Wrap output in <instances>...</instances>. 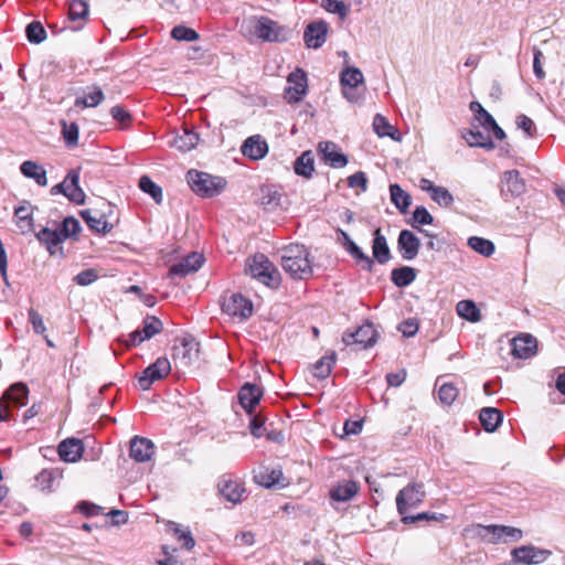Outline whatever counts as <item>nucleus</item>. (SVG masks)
Returning a JSON list of instances; mask_svg holds the SVG:
<instances>
[{"label":"nucleus","instance_id":"1","mask_svg":"<svg viewBox=\"0 0 565 565\" xmlns=\"http://www.w3.org/2000/svg\"><path fill=\"white\" fill-rule=\"evenodd\" d=\"M82 226L77 218L67 216L55 230L42 228L38 232V242L43 244L51 256H63L62 243L66 238H77Z\"/></svg>","mask_w":565,"mask_h":565},{"label":"nucleus","instance_id":"2","mask_svg":"<svg viewBox=\"0 0 565 565\" xmlns=\"http://www.w3.org/2000/svg\"><path fill=\"white\" fill-rule=\"evenodd\" d=\"M281 266L294 279H307L312 275L309 252L303 245L286 246L281 254Z\"/></svg>","mask_w":565,"mask_h":565},{"label":"nucleus","instance_id":"3","mask_svg":"<svg viewBox=\"0 0 565 565\" xmlns=\"http://www.w3.org/2000/svg\"><path fill=\"white\" fill-rule=\"evenodd\" d=\"M249 275L270 288L280 284V274L275 265L264 254H255L247 259Z\"/></svg>","mask_w":565,"mask_h":565},{"label":"nucleus","instance_id":"4","mask_svg":"<svg viewBox=\"0 0 565 565\" xmlns=\"http://www.w3.org/2000/svg\"><path fill=\"white\" fill-rule=\"evenodd\" d=\"M186 180L192 191L204 198L217 195L226 183L225 180L220 177H213L198 170H190L186 173Z\"/></svg>","mask_w":565,"mask_h":565},{"label":"nucleus","instance_id":"5","mask_svg":"<svg viewBox=\"0 0 565 565\" xmlns=\"http://www.w3.org/2000/svg\"><path fill=\"white\" fill-rule=\"evenodd\" d=\"M28 396L29 388L26 384L22 382L12 384L0 399V422L9 420L11 418V409L24 406Z\"/></svg>","mask_w":565,"mask_h":565},{"label":"nucleus","instance_id":"6","mask_svg":"<svg viewBox=\"0 0 565 565\" xmlns=\"http://www.w3.org/2000/svg\"><path fill=\"white\" fill-rule=\"evenodd\" d=\"M170 372V361L160 356L138 375V386L142 391H147L154 382L164 379Z\"/></svg>","mask_w":565,"mask_h":565},{"label":"nucleus","instance_id":"7","mask_svg":"<svg viewBox=\"0 0 565 565\" xmlns=\"http://www.w3.org/2000/svg\"><path fill=\"white\" fill-rule=\"evenodd\" d=\"M426 492L423 483H411L399 490L396 495V507L401 515H406L411 509L417 508L425 499Z\"/></svg>","mask_w":565,"mask_h":565},{"label":"nucleus","instance_id":"8","mask_svg":"<svg viewBox=\"0 0 565 565\" xmlns=\"http://www.w3.org/2000/svg\"><path fill=\"white\" fill-rule=\"evenodd\" d=\"M379 338V333L373 323L366 322L359 327L355 331H347L343 333L342 341L345 345H358L359 349H367L373 347Z\"/></svg>","mask_w":565,"mask_h":565},{"label":"nucleus","instance_id":"9","mask_svg":"<svg viewBox=\"0 0 565 565\" xmlns=\"http://www.w3.org/2000/svg\"><path fill=\"white\" fill-rule=\"evenodd\" d=\"M200 344L192 337H183L172 349V358L181 366H190L199 359Z\"/></svg>","mask_w":565,"mask_h":565},{"label":"nucleus","instance_id":"10","mask_svg":"<svg viewBox=\"0 0 565 565\" xmlns=\"http://www.w3.org/2000/svg\"><path fill=\"white\" fill-rule=\"evenodd\" d=\"M478 535L489 543H498L501 540L519 541L522 537V531L518 527L508 525H479Z\"/></svg>","mask_w":565,"mask_h":565},{"label":"nucleus","instance_id":"11","mask_svg":"<svg viewBox=\"0 0 565 565\" xmlns=\"http://www.w3.org/2000/svg\"><path fill=\"white\" fill-rule=\"evenodd\" d=\"M222 311L233 318L246 320L253 313V303L241 294H232L223 298Z\"/></svg>","mask_w":565,"mask_h":565},{"label":"nucleus","instance_id":"12","mask_svg":"<svg viewBox=\"0 0 565 565\" xmlns=\"http://www.w3.org/2000/svg\"><path fill=\"white\" fill-rule=\"evenodd\" d=\"M163 329L162 321L154 316H147L142 321V329L136 330L128 335L126 345H138L146 340L151 339L156 334L160 333Z\"/></svg>","mask_w":565,"mask_h":565},{"label":"nucleus","instance_id":"13","mask_svg":"<svg viewBox=\"0 0 565 565\" xmlns=\"http://www.w3.org/2000/svg\"><path fill=\"white\" fill-rule=\"evenodd\" d=\"M256 35L268 42H279L287 39V29L280 26L277 22L268 19L260 18L255 25Z\"/></svg>","mask_w":565,"mask_h":565},{"label":"nucleus","instance_id":"14","mask_svg":"<svg viewBox=\"0 0 565 565\" xmlns=\"http://www.w3.org/2000/svg\"><path fill=\"white\" fill-rule=\"evenodd\" d=\"M204 263V257L199 253H191L183 257L180 262L172 265L168 276L173 279L175 277L183 278L190 274L198 271Z\"/></svg>","mask_w":565,"mask_h":565},{"label":"nucleus","instance_id":"15","mask_svg":"<svg viewBox=\"0 0 565 565\" xmlns=\"http://www.w3.org/2000/svg\"><path fill=\"white\" fill-rule=\"evenodd\" d=\"M287 82L288 86L285 88V97L289 103L299 102L307 93L306 73L302 70L297 68L288 75Z\"/></svg>","mask_w":565,"mask_h":565},{"label":"nucleus","instance_id":"16","mask_svg":"<svg viewBox=\"0 0 565 565\" xmlns=\"http://www.w3.org/2000/svg\"><path fill=\"white\" fill-rule=\"evenodd\" d=\"M526 190L525 181L520 177L518 170H509L503 173L501 194L505 201L509 198H516Z\"/></svg>","mask_w":565,"mask_h":565},{"label":"nucleus","instance_id":"17","mask_svg":"<svg viewBox=\"0 0 565 565\" xmlns=\"http://www.w3.org/2000/svg\"><path fill=\"white\" fill-rule=\"evenodd\" d=\"M318 152L321 160L331 168L339 169L348 164V157L338 150V146L332 141H322L318 146Z\"/></svg>","mask_w":565,"mask_h":565},{"label":"nucleus","instance_id":"18","mask_svg":"<svg viewBox=\"0 0 565 565\" xmlns=\"http://www.w3.org/2000/svg\"><path fill=\"white\" fill-rule=\"evenodd\" d=\"M511 554L516 563L539 564L544 562L551 555V552L532 545H523L514 548Z\"/></svg>","mask_w":565,"mask_h":565},{"label":"nucleus","instance_id":"19","mask_svg":"<svg viewBox=\"0 0 565 565\" xmlns=\"http://www.w3.org/2000/svg\"><path fill=\"white\" fill-rule=\"evenodd\" d=\"M34 207L31 202L21 200L14 207L13 217L14 222L21 233L33 232L34 220H33Z\"/></svg>","mask_w":565,"mask_h":565},{"label":"nucleus","instance_id":"20","mask_svg":"<svg viewBox=\"0 0 565 565\" xmlns=\"http://www.w3.org/2000/svg\"><path fill=\"white\" fill-rule=\"evenodd\" d=\"M420 241L409 230H402L397 238V249L401 253L403 259L412 260L419 252Z\"/></svg>","mask_w":565,"mask_h":565},{"label":"nucleus","instance_id":"21","mask_svg":"<svg viewBox=\"0 0 565 565\" xmlns=\"http://www.w3.org/2000/svg\"><path fill=\"white\" fill-rule=\"evenodd\" d=\"M329 25L319 20L307 25L303 32V41L309 49H318L326 42Z\"/></svg>","mask_w":565,"mask_h":565},{"label":"nucleus","instance_id":"22","mask_svg":"<svg viewBox=\"0 0 565 565\" xmlns=\"http://www.w3.org/2000/svg\"><path fill=\"white\" fill-rule=\"evenodd\" d=\"M88 3L86 0H70L68 2V28L72 31L81 30L87 21Z\"/></svg>","mask_w":565,"mask_h":565},{"label":"nucleus","instance_id":"23","mask_svg":"<svg viewBox=\"0 0 565 565\" xmlns=\"http://www.w3.org/2000/svg\"><path fill=\"white\" fill-rule=\"evenodd\" d=\"M154 454V445L153 443L140 436H135L130 440V457L137 462H146L149 461Z\"/></svg>","mask_w":565,"mask_h":565},{"label":"nucleus","instance_id":"24","mask_svg":"<svg viewBox=\"0 0 565 565\" xmlns=\"http://www.w3.org/2000/svg\"><path fill=\"white\" fill-rule=\"evenodd\" d=\"M81 217L87 224L89 230L97 234L106 235L111 232L113 225L110 221H106L98 209H87L79 212Z\"/></svg>","mask_w":565,"mask_h":565},{"label":"nucleus","instance_id":"25","mask_svg":"<svg viewBox=\"0 0 565 565\" xmlns=\"http://www.w3.org/2000/svg\"><path fill=\"white\" fill-rule=\"evenodd\" d=\"M263 392L256 384L246 383L238 392V401L241 406L252 415L255 406L259 403Z\"/></svg>","mask_w":565,"mask_h":565},{"label":"nucleus","instance_id":"26","mask_svg":"<svg viewBox=\"0 0 565 565\" xmlns=\"http://www.w3.org/2000/svg\"><path fill=\"white\" fill-rule=\"evenodd\" d=\"M217 487H218L220 493L227 501H230L232 503H238L243 500V495L245 493V488L243 487L241 481H238L236 479L223 477L218 481Z\"/></svg>","mask_w":565,"mask_h":565},{"label":"nucleus","instance_id":"27","mask_svg":"<svg viewBox=\"0 0 565 565\" xmlns=\"http://www.w3.org/2000/svg\"><path fill=\"white\" fill-rule=\"evenodd\" d=\"M242 153L252 159L260 160L268 152V145L259 135L248 137L241 147Z\"/></svg>","mask_w":565,"mask_h":565},{"label":"nucleus","instance_id":"28","mask_svg":"<svg viewBox=\"0 0 565 565\" xmlns=\"http://www.w3.org/2000/svg\"><path fill=\"white\" fill-rule=\"evenodd\" d=\"M84 452L83 441L76 438L63 440L57 448L60 458L65 462H76Z\"/></svg>","mask_w":565,"mask_h":565},{"label":"nucleus","instance_id":"29","mask_svg":"<svg viewBox=\"0 0 565 565\" xmlns=\"http://www.w3.org/2000/svg\"><path fill=\"white\" fill-rule=\"evenodd\" d=\"M537 342L531 334L514 338L512 341V354L519 359H529L536 351Z\"/></svg>","mask_w":565,"mask_h":565},{"label":"nucleus","instance_id":"30","mask_svg":"<svg viewBox=\"0 0 565 565\" xmlns=\"http://www.w3.org/2000/svg\"><path fill=\"white\" fill-rule=\"evenodd\" d=\"M372 253L374 259L382 265L390 262L392 257L387 241L382 234L381 228H376L373 233Z\"/></svg>","mask_w":565,"mask_h":565},{"label":"nucleus","instance_id":"31","mask_svg":"<svg viewBox=\"0 0 565 565\" xmlns=\"http://www.w3.org/2000/svg\"><path fill=\"white\" fill-rule=\"evenodd\" d=\"M65 180H68V184L66 185V198L76 204H83L85 202V192L79 186V171L71 170Z\"/></svg>","mask_w":565,"mask_h":565},{"label":"nucleus","instance_id":"32","mask_svg":"<svg viewBox=\"0 0 565 565\" xmlns=\"http://www.w3.org/2000/svg\"><path fill=\"white\" fill-rule=\"evenodd\" d=\"M359 489L360 486L358 482L353 480H344L330 490V498L334 501L347 502L359 492Z\"/></svg>","mask_w":565,"mask_h":565},{"label":"nucleus","instance_id":"33","mask_svg":"<svg viewBox=\"0 0 565 565\" xmlns=\"http://www.w3.org/2000/svg\"><path fill=\"white\" fill-rule=\"evenodd\" d=\"M479 419L486 431H494L503 420L502 412L494 407H484L480 411Z\"/></svg>","mask_w":565,"mask_h":565},{"label":"nucleus","instance_id":"34","mask_svg":"<svg viewBox=\"0 0 565 565\" xmlns=\"http://www.w3.org/2000/svg\"><path fill=\"white\" fill-rule=\"evenodd\" d=\"M167 531L172 533L179 543L182 544L188 551L192 550L195 545L194 537L188 527H183L181 524L169 521L167 524Z\"/></svg>","mask_w":565,"mask_h":565},{"label":"nucleus","instance_id":"35","mask_svg":"<svg viewBox=\"0 0 565 565\" xmlns=\"http://www.w3.org/2000/svg\"><path fill=\"white\" fill-rule=\"evenodd\" d=\"M199 142V135L189 128H184L172 140V146L180 151L186 152L192 150Z\"/></svg>","mask_w":565,"mask_h":565},{"label":"nucleus","instance_id":"36","mask_svg":"<svg viewBox=\"0 0 565 565\" xmlns=\"http://www.w3.org/2000/svg\"><path fill=\"white\" fill-rule=\"evenodd\" d=\"M281 193L273 186L260 188L259 203L267 211H274L281 205Z\"/></svg>","mask_w":565,"mask_h":565},{"label":"nucleus","instance_id":"37","mask_svg":"<svg viewBox=\"0 0 565 565\" xmlns=\"http://www.w3.org/2000/svg\"><path fill=\"white\" fill-rule=\"evenodd\" d=\"M462 138L467 141L470 147H479L486 150L494 149V142L491 138L480 130L469 129L462 134Z\"/></svg>","mask_w":565,"mask_h":565},{"label":"nucleus","instance_id":"38","mask_svg":"<svg viewBox=\"0 0 565 565\" xmlns=\"http://www.w3.org/2000/svg\"><path fill=\"white\" fill-rule=\"evenodd\" d=\"M434 217L431 214L427 211L425 206H417L413 212V220L409 223L413 228H416L419 233L424 234L425 236L429 238H435L436 235L429 233L428 231H425L420 228L418 225H429L433 224Z\"/></svg>","mask_w":565,"mask_h":565},{"label":"nucleus","instance_id":"39","mask_svg":"<svg viewBox=\"0 0 565 565\" xmlns=\"http://www.w3.org/2000/svg\"><path fill=\"white\" fill-rule=\"evenodd\" d=\"M416 269L409 266L394 268L391 273L393 284L399 288L409 286L416 279Z\"/></svg>","mask_w":565,"mask_h":565},{"label":"nucleus","instance_id":"40","mask_svg":"<svg viewBox=\"0 0 565 565\" xmlns=\"http://www.w3.org/2000/svg\"><path fill=\"white\" fill-rule=\"evenodd\" d=\"M61 478L62 472L58 469L44 468L38 475V484L41 487L42 491L52 492L55 484H58Z\"/></svg>","mask_w":565,"mask_h":565},{"label":"nucleus","instance_id":"41","mask_svg":"<svg viewBox=\"0 0 565 565\" xmlns=\"http://www.w3.org/2000/svg\"><path fill=\"white\" fill-rule=\"evenodd\" d=\"M295 172L305 178H311L315 171V159L310 150L305 151L295 161Z\"/></svg>","mask_w":565,"mask_h":565},{"label":"nucleus","instance_id":"42","mask_svg":"<svg viewBox=\"0 0 565 565\" xmlns=\"http://www.w3.org/2000/svg\"><path fill=\"white\" fill-rule=\"evenodd\" d=\"M390 194L392 203L399 210V212L406 213L412 204L411 195L396 183L390 185Z\"/></svg>","mask_w":565,"mask_h":565},{"label":"nucleus","instance_id":"43","mask_svg":"<svg viewBox=\"0 0 565 565\" xmlns=\"http://www.w3.org/2000/svg\"><path fill=\"white\" fill-rule=\"evenodd\" d=\"M335 359L337 354L333 351L322 356L313 364V375L321 380L327 379L332 371Z\"/></svg>","mask_w":565,"mask_h":565},{"label":"nucleus","instance_id":"44","mask_svg":"<svg viewBox=\"0 0 565 565\" xmlns=\"http://www.w3.org/2000/svg\"><path fill=\"white\" fill-rule=\"evenodd\" d=\"M104 93L103 90L94 86L93 88H88V92L85 93L83 97H77L75 99V106L76 107H96L104 100Z\"/></svg>","mask_w":565,"mask_h":565},{"label":"nucleus","instance_id":"45","mask_svg":"<svg viewBox=\"0 0 565 565\" xmlns=\"http://www.w3.org/2000/svg\"><path fill=\"white\" fill-rule=\"evenodd\" d=\"M282 478V472L279 469H269L264 468L262 469L256 476L255 480L260 486H264L266 488L274 487L276 484L280 483V479Z\"/></svg>","mask_w":565,"mask_h":565},{"label":"nucleus","instance_id":"46","mask_svg":"<svg viewBox=\"0 0 565 565\" xmlns=\"http://www.w3.org/2000/svg\"><path fill=\"white\" fill-rule=\"evenodd\" d=\"M341 85L342 87H349L350 89L356 88L363 83L364 77L362 72L356 67H347L341 73Z\"/></svg>","mask_w":565,"mask_h":565},{"label":"nucleus","instance_id":"47","mask_svg":"<svg viewBox=\"0 0 565 565\" xmlns=\"http://www.w3.org/2000/svg\"><path fill=\"white\" fill-rule=\"evenodd\" d=\"M468 246L484 257H490L494 253V244L483 237L471 236L468 238Z\"/></svg>","mask_w":565,"mask_h":565},{"label":"nucleus","instance_id":"48","mask_svg":"<svg viewBox=\"0 0 565 565\" xmlns=\"http://www.w3.org/2000/svg\"><path fill=\"white\" fill-rule=\"evenodd\" d=\"M457 313L471 322L480 320V310L471 300H461L457 303Z\"/></svg>","mask_w":565,"mask_h":565},{"label":"nucleus","instance_id":"49","mask_svg":"<svg viewBox=\"0 0 565 565\" xmlns=\"http://www.w3.org/2000/svg\"><path fill=\"white\" fill-rule=\"evenodd\" d=\"M139 188L148 193L157 203H161L162 190L148 175H142L139 179Z\"/></svg>","mask_w":565,"mask_h":565},{"label":"nucleus","instance_id":"50","mask_svg":"<svg viewBox=\"0 0 565 565\" xmlns=\"http://www.w3.org/2000/svg\"><path fill=\"white\" fill-rule=\"evenodd\" d=\"M349 254L355 259L362 269L370 273L373 270L374 260L369 255H366L356 244L350 245Z\"/></svg>","mask_w":565,"mask_h":565},{"label":"nucleus","instance_id":"51","mask_svg":"<svg viewBox=\"0 0 565 565\" xmlns=\"http://www.w3.org/2000/svg\"><path fill=\"white\" fill-rule=\"evenodd\" d=\"M459 391L452 383H443L438 387V398L441 404L450 406L458 397Z\"/></svg>","mask_w":565,"mask_h":565},{"label":"nucleus","instance_id":"52","mask_svg":"<svg viewBox=\"0 0 565 565\" xmlns=\"http://www.w3.org/2000/svg\"><path fill=\"white\" fill-rule=\"evenodd\" d=\"M373 128L374 131L380 137H393L394 136V127L387 121V119L377 114L373 119Z\"/></svg>","mask_w":565,"mask_h":565},{"label":"nucleus","instance_id":"53","mask_svg":"<svg viewBox=\"0 0 565 565\" xmlns=\"http://www.w3.org/2000/svg\"><path fill=\"white\" fill-rule=\"evenodd\" d=\"M171 36L177 41L193 42L199 39V34L195 30L184 26L177 25L171 31Z\"/></svg>","mask_w":565,"mask_h":565},{"label":"nucleus","instance_id":"54","mask_svg":"<svg viewBox=\"0 0 565 565\" xmlns=\"http://www.w3.org/2000/svg\"><path fill=\"white\" fill-rule=\"evenodd\" d=\"M515 125H516L518 129H521L525 134V137L533 138L536 136V132H537L536 125L526 115H523V114L519 115L515 119Z\"/></svg>","mask_w":565,"mask_h":565},{"label":"nucleus","instance_id":"55","mask_svg":"<svg viewBox=\"0 0 565 565\" xmlns=\"http://www.w3.org/2000/svg\"><path fill=\"white\" fill-rule=\"evenodd\" d=\"M434 202L443 207H448L454 203L452 194L444 186H437L430 194Z\"/></svg>","mask_w":565,"mask_h":565},{"label":"nucleus","instance_id":"56","mask_svg":"<svg viewBox=\"0 0 565 565\" xmlns=\"http://www.w3.org/2000/svg\"><path fill=\"white\" fill-rule=\"evenodd\" d=\"M446 519L444 514L422 512L416 515H402V522L404 524H414L419 521H441Z\"/></svg>","mask_w":565,"mask_h":565},{"label":"nucleus","instance_id":"57","mask_svg":"<svg viewBox=\"0 0 565 565\" xmlns=\"http://www.w3.org/2000/svg\"><path fill=\"white\" fill-rule=\"evenodd\" d=\"M321 7L330 13L339 14L341 19H344L348 14V7L340 0H321Z\"/></svg>","mask_w":565,"mask_h":565},{"label":"nucleus","instance_id":"58","mask_svg":"<svg viewBox=\"0 0 565 565\" xmlns=\"http://www.w3.org/2000/svg\"><path fill=\"white\" fill-rule=\"evenodd\" d=\"M469 108L482 127H487L488 122H493L492 115L489 114L479 102H471Z\"/></svg>","mask_w":565,"mask_h":565},{"label":"nucleus","instance_id":"59","mask_svg":"<svg viewBox=\"0 0 565 565\" xmlns=\"http://www.w3.org/2000/svg\"><path fill=\"white\" fill-rule=\"evenodd\" d=\"M543 57V52L537 47H533V72L537 79L545 78V72L542 65Z\"/></svg>","mask_w":565,"mask_h":565},{"label":"nucleus","instance_id":"60","mask_svg":"<svg viewBox=\"0 0 565 565\" xmlns=\"http://www.w3.org/2000/svg\"><path fill=\"white\" fill-rule=\"evenodd\" d=\"M63 136L67 146H75L78 141V126L76 124L66 125L63 127Z\"/></svg>","mask_w":565,"mask_h":565},{"label":"nucleus","instance_id":"61","mask_svg":"<svg viewBox=\"0 0 565 565\" xmlns=\"http://www.w3.org/2000/svg\"><path fill=\"white\" fill-rule=\"evenodd\" d=\"M97 279V274L94 269H85L77 274L74 281L79 286H88Z\"/></svg>","mask_w":565,"mask_h":565},{"label":"nucleus","instance_id":"62","mask_svg":"<svg viewBox=\"0 0 565 565\" xmlns=\"http://www.w3.org/2000/svg\"><path fill=\"white\" fill-rule=\"evenodd\" d=\"M348 185L350 188H360L362 191L366 190L367 179L364 172L359 171L348 178Z\"/></svg>","mask_w":565,"mask_h":565},{"label":"nucleus","instance_id":"63","mask_svg":"<svg viewBox=\"0 0 565 565\" xmlns=\"http://www.w3.org/2000/svg\"><path fill=\"white\" fill-rule=\"evenodd\" d=\"M264 418L260 416V415H253L252 414V418H250V423H249V429H250V434L254 436V437H262L263 434H264V429H263V426H264Z\"/></svg>","mask_w":565,"mask_h":565},{"label":"nucleus","instance_id":"64","mask_svg":"<svg viewBox=\"0 0 565 565\" xmlns=\"http://www.w3.org/2000/svg\"><path fill=\"white\" fill-rule=\"evenodd\" d=\"M110 115L122 125H127L131 120L130 114L119 105L111 107Z\"/></svg>","mask_w":565,"mask_h":565}]
</instances>
